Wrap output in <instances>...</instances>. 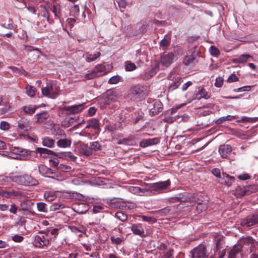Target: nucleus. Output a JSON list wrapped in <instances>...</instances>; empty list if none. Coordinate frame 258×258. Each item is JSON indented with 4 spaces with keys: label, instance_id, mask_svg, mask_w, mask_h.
<instances>
[{
    "label": "nucleus",
    "instance_id": "nucleus-34",
    "mask_svg": "<svg viewBox=\"0 0 258 258\" xmlns=\"http://www.w3.org/2000/svg\"><path fill=\"white\" fill-rule=\"evenodd\" d=\"M54 140L49 137H45L42 139L43 146L48 148H52L54 145Z\"/></svg>",
    "mask_w": 258,
    "mask_h": 258
},
{
    "label": "nucleus",
    "instance_id": "nucleus-23",
    "mask_svg": "<svg viewBox=\"0 0 258 258\" xmlns=\"http://www.w3.org/2000/svg\"><path fill=\"white\" fill-rule=\"evenodd\" d=\"M79 152L87 157L90 156L92 154V151L91 148L87 144L84 143L80 144Z\"/></svg>",
    "mask_w": 258,
    "mask_h": 258
},
{
    "label": "nucleus",
    "instance_id": "nucleus-19",
    "mask_svg": "<svg viewBox=\"0 0 258 258\" xmlns=\"http://www.w3.org/2000/svg\"><path fill=\"white\" fill-rule=\"evenodd\" d=\"M55 156L59 158L66 159L67 160H70L73 161H75L77 159V157L74 156L73 154L70 152L56 153Z\"/></svg>",
    "mask_w": 258,
    "mask_h": 258
},
{
    "label": "nucleus",
    "instance_id": "nucleus-37",
    "mask_svg": "<svg viewBox=\"0 0 258 258\" xmlns=\"http://www.w3.org/2000/svg\"><path fill=\"white\" fill-rule=\"evenodd\" d=\"M89 121L91 124V128H93L95 130H97L98 132L100 131L99 122L97 119L93 118L89 119Z\"/></svg>",
    "mask_w": 258,
    "mask_h": 258
},
{
    "label": "nucleus",
    "instance_id": "nucleus-33",
    "mask_svg": "<svg viewBox=\"0 0 258 258\" xmlns=\"http://www.w3.org/2000/svg\"><path fill=\"white\" fill-rule=\"evenodd\" d=\"M208 201L207 199L201 200V202L197 201V203H198L197 209L201 212H202L203 210H206L208 208Z\"/></svg>",
    "mask_w": 258,
    "mask_h": 258
},
{
    "label": "nucleus",
    "instance_id": "nucleus-29",
    "mask_svg": "<svg viewBox=\"0 0 258 258\" xmlns=\"http://www.w3.org/2000/svg\"><path fill=\"white\" fill-rule=\"evenodd\" d=\"M98 77L107 74L106 67L103 64H98L94 69Z\"/></svg>",
    "mask_w": 258,
    "mask_h": 258
},
{
    "label": "nucleus",
    "instance_id": "nucleus-5",
    "mask_svg": "<svg viewBox=\"0 0 258 258\" xmlns=\"http://www.w3.org/2000/svg\"><path fill=\"white\" fill-rule=\"evenodd\" d=\"M130 94L135 99H142L146 96V89L141 85H136L130 90Z\"/></svg>",
    "mask_w": 258,
    "mask_h": 258
},
{
    "label": "nucleus",
    "instance_id": "nucleus-31",
    "mask_svg": "<svg viewBox=\"0 0 258 258\" xmlns=\"http://www.w3.org/2000/svg\"><path fill=\"white\" fill-rule=\"evenodd\" d=\"M37 122L39 123H41L45 121L48 118L49 115L46 112H43L39 114H37Z\"/></svg>",
    "mask_w": 258,
    "mask_h": 258
},
{
    "label": "nucleus",
    "instance_id": "nucleus-20",
    "mask_svg": "<svg viewBox=\"0 0 258 258\" xmlns=\"http://www.w3.org/2000/svg\"><path fill=\"white\" fill-rule=\"evenodd\" d=\"M222 183L227 186H230L235 180L233 176H230L226 173H222Z\"/></svg>",
    "mask_w": 258,
    "mask_h": 258
},
{
    "label": "nucleus",
    "instance_id": "nucleus-13",
    "mask_svg": "<svg viewBox=\"0 0 258 258\" xmlns=\"http://www.w3.org/2000/svg\"><path fill=\"white\" fill-rule=\"evenodd\" d=\"M174 55L172 53H168V54H164L161 57V63L166 67H169L173 62Z\"/></svg>",
    "mask_w": 258,
    "mask_h": 258
},
{
    "label": "nucleus",
    "instance_id": "nucleus-35",
    "mask_svg": "<svg viewBox=\"0 0 258 258\" xmlns=\"http://www.w3.org/2000/svg\"><path fill=\"white\" fill-rule=\"evenodd\" d=\"M37 209L39 212L46 213L48 211L47 205L43 202H38L37 203Z\"/></svg>",
    "mask_w": 258,
    "mask_h": 258
},
{
    "label": "nucleus",
    "instance_id": "nucleus-49",
    "mask_svg": "<svg viewBox=\"0 0 258 258\" xmlns=\"http://www.w3.org/2000/svg\"><path fill=\"white\" fill-rule=\"evenodd\" d=\"M12 175L11 176H5V175H0V184H4L6 182H10L11 180Z\"/></svg>",
    "mask_w": 258,
    "mask_h": 258
},
{
    "label": "nucleus",
    "instance_id": "nucleus-2",
    "mask_svg": "<svg viewBox=\"0 0 258 258\" xmlns=\"http://www.w3.org/2000/svg\"><path fill=\"white\" fill-rule=\"evenodd\" d=\"M146 185L150 188L149 189V195H156L160 193L162 190L166 189L170 185V181L169 180H167L164 181L147 184Z\"/></svg>",
    "mask_w": 258,
    "mask_h": 258
},
{
    "label": "nucleus",
    "instance_id": "nucleus-25",
    "mask_svg": "<svg viewBox=\"0 0 258 258\" xmlns=\"http://www.w3.org/2000/svg\"><path fill=\"white\" fill-rule=\"evenodd\" d=\"M65 193L66 195L64 196V197L70 199L81 200L84 197L82 194L76 191H67Z\"/></svg>",
    "mask_w": 258,
    "mask_h": 258
},
{
    "label": "nucleus",
    "instance_id": "nucleus-43",
    "mask_svg": "<svg viewBox=\"0 0 258 258\" xmlns=\"http://www.w3.org/2000/svg\"><path fill=\"white\" fill-rule=\"evenodd\" d=\"M52 90V85L51 84H48L47 86L42 89V93L44 96H48L50 92Z\"/></svg>",
    "mask_w": 258,
    "mask_h": 258
},
{
    "label": "nucleus",
    "instance_id": "nucleus-12",
    "mask_svg": "<svg viewBox=\"0 0 258 258\" xmlns=\"http://www.w3.org/2000/svg\"><path fill=\"white\" fill-rule=\"evenodd\" d=\"M131 230L135 235L140 236L142 237L146 236L144 228L141 223L133 224L131 227Z\"/></svg>",
    "mask_w": 258,
    "mask_h": 258
},
{
    "label": "nucleus",
    "instance_id": "nucleus-46",
    "mask_svg": "<svg viewBox=\"0 0 258 258\" xmlns=\"http://www.w3.org/2000/svg\"><path fill=\"white\" fill-rule=\"evenodd\" d=\"M251 56L249 54H242L239 56V57L236 58L235 60L240 63H242L246 62L248 58L251 57Z\"/></svg>",
    "mask_w": 258,
    "mask_h": 258
},
{
    "label": "nucleus",
    "instance_id": "nucleus-21",
    "mask_svg": "<svg viewBox=\"0 0 258 258\" xmlns=\"http://www.w3.org/2000/svg\"><path fill=\"white\" fill-rule=\"evenodd\" d=\"M40 7L42 10L41 11V16L45 18H46L47 21L48 23L51 24L54 23L53 20L50 18V13L49 12V10L48 8L46 7V6L41 5Z\"/></svg>",
    "mask_w": 258,
    "mask_h": 258
},
{
    "label": "nucleus",
    "instance_id": "nucleus-55",
    "mask_svg": "<svg viewBox=\"0 0 258 258\" xmlns=\"http://www.w3.org/2000/svg\"><path fill=\"white\" fill-rule=\"evenodd\" d=\"M210 52L211 54L214 56H217L219 54V49L215 46H211L210 48Z\"/></svg>",
    "mask_w": 258,
    "mask_h": 258
},
{
    "label": "nucleus",
    "instance_id": "nucleus-63",
    "mask_svg": "<svg viewBox=\"0 0 258 258\" xmlns=\"http://www.w3.org/2000/svg\"><path fill=\"white\" fill-rule=\"evenodd\" d=\"M212 174L216 177L221 178L222 175H221L220 170L218 168H214L212 171Z\"/></svg>",
    "mask_w": 258,
    "mask_h": 258
},
{
    "label": "nucleus",
    "instance_id": "nucleus-61",
    "mask_svg": "<svg viewBox=\"0 0 258 258\" xmlns=\"http://www.w3.org/2000/svg\"><path fill=\"white\" fill-rule=\"evenodd\" d=\"M250 86H246L242 87H240L236 89H234L233 91L235 92H241V91H249L250 90Z\"/></svg>",
    "mask_w": 258,
    "mask_h": 258
},
{
    "label": "nucleus",
    "instance_id": "nucleus-40",
    "mask_svg": "<svg viewBox=\"0 0 258 258\" xmlns=\"http://www.w3.org/2000/svg\"><path fill=\"white\" fill-rule=\"evenodd\" d=\"M52 12L54 14L55 18L57 19L59 18L60 14V5L58 4H56L53 6Z\"/></svg>",
    "mask_w": 258,
    "mask_h": 258
},
{
    "label": "nucleus",
    "instance_id": "nucleus-45",
    "mask_svg": "<svg viewBox=\"0 0 258 258\" xmlns=\"http://www.w3.org/2000/svg\"><path fill=\"white\" fill-rule=\"evenodd\" d=\"M115 217L122 222L126 221L127 219V215L122 211L117 212L115 213Z\"/></svg>",
    "mask_w": 258,
    "mask_h": 258
},
{
    "label": "nucleus",
    "instance_id": "nucleus-42",
    "mask_svg": "<svg viewBox=\"0 0 258 258\" xmlns=\"http://www.w3.org/2000/svg\"><path fill=\"white\" fill-rule=\"evenodd\" d=\"M101 53L100 52H97L94 54L88 53L86 57V60L89 62L93 61L99 57Z\"/></svg>",
    "mask_w": 258,
    "mask_h": 258
},
{
    "label": "nucleus",
    "instance_id": "nucleus-14",
    "mask_svg": "<svg viewBox=\"0 0 258 258\" xmlns=\"http://www.w3.org/2000/svg\"><path fill=\"white\" fill-rule=\"evenodd\" d=\"M232 147L229 145H221L219 148V152L222 158H225L231 152Z\"/></svg>",
    "mask_w": 258,
    "mask_h": 258
},
{
    "label": "nucleus",
    "instance_id": "nucleus-59",
    "mask_svg": "<svg viewBox=\"0 0 258 258\" xmlns=\"http://www.w3.org/2000/svg\"><path fill=\"white\" fill-rule=\"evenodd\" d=\"M224 80L222 77H218L216 79L215 85L217 87H221L223 84Z\"/></svg>",
    "mask_w": 258,
    "mask_h": 258
},
{
    "label": "nucleus",
    "instance_id": "nucleus-16",
    "mask_svg": "<svg viewBox=\"0 0 258 258\" xmlns=\"http://www.w3.org/2000/svg\"><path fill=\"white\" fill-rule=\"evenodd\" d=\"M36 152L40 153L41 156L44 158H48L50 155H54V156H55L56 154L55 152L50 150L47 149L46 148L40 147L37 148L36 150Z\"/></svg>",
    "mask_w": 258,
    "mask_h": 258
},
{
    "label": "nucleus",
    "instance_id": "nucleus-56",
    "mask_svg": "<svg viewBox=\"0 0 258 258\" xmlns=\"http://www.w3.org/2000/svg\"><path fill=\"white\" fill-rule=\"evenodd\" d=\"M136 68V65L131 62H126L125 65V69L127 71H132Z\"/></svg>",
    "mask_w": 258,
    "mask_h": 258
},
{
    "label": "nucleus",
    "instance_id": "nucleus-60",
    "mask_svg": "<svg viewBox=\"0 0 258 258\" xmlns=\"http://www.w3.org/2000/svg\"><path fill=\"white\" fill-rule=\"evenodd\" d=\"M223 242L221 238H218L216 240V250H220L223 248Z\"/></svg>",
    "mask_w": 258,
    "mask_h": 258
},
{
    "label": "nucleus",
    "instance_id": "nucleus-4",
    "mask_svg": "<svg viewBox=\"0 0 258 258\" xmlns=\"http://www.w3.org/2000/svg\"><path fill=\"white\" fill-rule=\"evenodd\" d=\"M116 99V95L114 92L112 90H108L99 98V101L102 107L109 105Z\"/></svg>",
    "mask_w": 258,
    "mask_h": 258
},
{
    "label": "nucleus",
    "instance_id": "nucleus-6",
    "mask_svg": "<svg viewBox=\"0 0 258 258\" xmlns=\"http://www.w3.org/2000/svg\"><path fill=\"white\" fill-rule=\"evenodd\" d=\"M38 170L39 173L46 177L51 178L53 179H56V177L60 176V174L57 173L55 174L54 172L49 168L46 167L44 165H40L38 166Z\"/></svg>",
    "mask_w": 258,
    "mask_h": 258
},
{
    "label": "nucleus",
    "instance_id": "nucleus-47",
    "mask_svg": "<svg viewBox=\"0 0 258 258\" xmlns=\"http://www.w3.org/2000/svg\"><path fill=\"white\" fill-rule=\"evenodd\" d=\"M65 207V206L63 204H57L55 203L50 206V210L51 211H55L60 209H63Z\"/></svg>",
    "mask_w": 258,
    "mask_h": 258
},
{
    "label": "nucleus",
    "instance_id": "nucleus-22",
    "mask_svg": "<svg viewBox=\"0 0 258 258\" xmlns=\"http://www.w3.org/2000/svg\"><path fill=\"white\" fill-rule=\"evenodd\" d=\"M18 126L20 129L25 131H28L31 128L29 121L25 118H22L18 121Z\"/></svg>",
    "mask_w": 258,
    "mask_h": 258
},
{
    "label": "nucleus",
    "instance_id": "nucleus-44",
    "mask_svg": "<svg viewBox=\"0 0 258 258\" xmlns=\"http://www.w3.org/2000/svg\"><path fill=\"white\" fill-rule=\"evenodd\" d=\"M27 94L30 97H33L35 95L36 89L35 87L28 86L26 88Z\"/></svg>",
    "mask_w": 258,
    "mask_h": 258
},
{
    "label": "nucleus",
    "instance_id": "nucleus-30",
    "mask_svg": "<svg viewBox=\"0 0 258 258\" xmlns=\"http://www.w3.org/2000/svg\"><path fill=\"white\" fill-rule=\"evenodd\" d=\"M53 134L54 135L56 139L58 140L61 138L66 137L64 131L59 127H56L54 128Z\"/></svg>",
    "mask_w": 258,
    "mask_h": 258
},
{
    "label": "nucleus",
    "instance_id": "nucleus-32",
    "mask_svg": "<svg viewBox=\"0 0 258 258\" xmlns=\"http://www.w3.org/2000/svg\"><path fill=\"white\" fill-rule=\"evenodd\" d=\"M71 140L67 139H59L57 142V145L59 147L67 148L69 147L71 145Z\"/></svg>",
    "mask_w": 258,
    "mask_h": 258
},
{
    "label": "nucleus",
    "instance_id": "nucleus-9",
    "mask_svg": "<svg viewBox=\"0 0 258 258\" xmlns=\"http://www.w3.org/2000/svg\"><path fill=\"white\" fill-rule=\"evenodd\" d=\"M85 103L69 106H63L62 110L68 114H75L82 111L84 108Z\"/></svg>",
    "mask_w": 258,
    "mask_h": 258
},
{
    "label": "nucleus",
    "instance_id": "nucleus-48",
    "mask_svg": "<svg viewBox=\"0 0 258 258\" xmlns=\"http://www.w3.org/2000/svg\"><path fill=\"white\" fill-rule=\"evenodd\" d=\"M141 217L143 221L148 222L150 223H154L156 222V219L153 217L142 215Z\"/></svg>",
    "mask_w": 258,
    "mask_h": 258
},
{
    "label": "nucleus",
    "instance_id": "nucleus-57",
    "mask_svg": "<svg viewBox=\"0 0 258 258\" xmlns=\"http://www.w3.org/2000/svg\"><path fill=\"white\" fill-rule=\"evenodd\" d=\"M240 251V248L238 247L236 245H234L233 248L230 251L229 253L236 256Z\"/></svg>",
    "mask_w": 258,
    "mask_h": 258
},
{
    "label": "nucleus",
    "instance_id": "nucleus-24",
    "mask_svg": "<svg viewBox=\"0 0 258 258\" xmlns=\"http://www.w3.org/2000/svg\"><path fill=\"white\" fill-rule=\"evenodd\" d=\"M3 196L8 198L15 197H20L23 196V195L19 191L11 190L9 191H4Z\"/></svg>",
    "mask_w": 258,
    "mask_h": 258
},
{
    "label": "nucleus",
    "instance_id": "nucleus-7",
    "mask_svg": "<svg viewBox=\"0 0 258 258\" xmlns=\"http://www.w3.org/2000/svg\"><path fill=\"white\" fill-rule=\"evenodd\" d=\"M258 223V215H249L242 219L240 225L243 227H249Z\"/></svg>",
    "mask_w": 258,
    "mask_h": 258
},
{
    "label": "nucleus",
    "instance_id": "nucleus-17",
    "mask_svg": "<svg viewBox=\"0 0 258 258\" xmlns=\"http://www.w3.org/2000/svg\"><path fill=\"white\" fill-rule=\"evenodd\" d=\"M159 142V140L157 138H155L153 139H149L143 140L140 142V146L142 148H146L148 146L156 145Z\"/></svg>",
    "mask_w": 258,
    "mask_h": 258
},
{
    "label": "nucleus",
    "instance_id": "nucleus-26",
    "mask_svg": "<svg viewBox=\"0 0 258 258\" xmlns=\"http://www.w3.org/2000/svg\"><path fill=\"white\" fill-rule=\"evenodd\" d=\"M210 96L208 95V92L203 87H199L198 92L196 94L195 98L199 100L201 98L208 99Z\"/></svg>",
    "mask_w": 258,
    "mask_h": 258
},
{
    "label": "nucleus",
    "instance_id": "nucleus-3",
    "mask_svg": "<svg viewBox=\"0 0 258 258\" xmlns=\"http://www.w3.org/2000/svg\"><path fill=\"white\" fill-rule=\"evenodd\" d=\"M147 103H148V108L151 115H157L162 111L163 108V104L160 100L149 98L147 100Z\"/></svg>",
    "mask_w": 258,
    "mask_h": 258
},
{
    "label": "nucleus",
    "instance_id": "nucleus-18",
    "mask_svg": "<svg viewBox=\"0 0 258 258\" xmlns=\"http://www.w3.org/2000/svg\"><path fill=\"white\" fill-rule=\"evenodd\" d=\"M49 241L48 239H42L41 236L36 235L34 240V244L35 246L41 247L44 246H47L49 244Z\"/></svg>",
    "mask_w": 258,
    "mask_h": 258
},
{
    "label": "nucleus",
    "instance_id": "nucleus-52",
    "mask_svg": "<svg viewBox=\"0 0 258 258\" xmlns=\"http://www.w3.org/2000/svg\"><path fill=\"white\" fill-rule=\"evenodd\" d=\"M44 198L46 199L47 201L51 202L53 201L55 199L56 197L54 194L48 192L45 193Z\"/></svg>",
    "mask_w": 258,
    "mask_h": 258
},
{
    "label": "nucleus",
    "instance_id": "nucleus-11",
    "mask_svg": "<svg viewBox=\"0 0 258 258\" xmlns=\"http://www.w3.org/2000/svg\"><path fill=\"white\" fill-rule=\"evenodd\" d=\"M34 205V203L30 200H25L22 201L20 204V208L19 211H23L24 215H27L29 214H34V212L30 211V209Z\"/></svg>",
    "mask_w": 258,
    "mask_h": 258
},
{
    "label": "nucleus",
    "instance_id": "nucleus-27",
    "mask_svg": "<svg viewBox=\"0 0 258 258\" xmlns=\"http://www.w3.org/2000/svg\"><path fill=\"white\" fill-rule=\"evenodd\" d=\"M189 198L183 194H179L177 197H171L169 199V201L172 203L178 202H185L187 201Z\"/></svg>",
    "mask_w": 258,
    "mask_h": 258
},
{
    "label": "nucleus",
    "instance_id": "nucleus-54",
    "mask_svg": "<svg viewBox=\"0 0 258 258\" xmlns=\"http://www.w3.org/2000/svg\"><path fill=\"white\" fill-rule=\"evenodd\" d=\"M71 169L69 166L63 164H60L58 165L57 169L63 172H67Z\"/></svg>",
    "mask_w": 258,
    "mask_h": 258
},
{
    "label": "nucleus",
    "instance_id": "nucleus-58",
    "mask_svg": "<svg viewBox=\"0 0 258 258\" xmlns=\"http://www.w3.org/2000/svg\"><path fill=\"white\" fill-rule=\"evenodd\" d=\"M1 26L5 28L10 30H12L14 28V25L12 20H9L8 23H5L2 24Z\"/></svg>",
    "mask_w": 258,
    "mask_h": 258
},
{
    "label": "nucleus",
    "instance_id": "nucleus-51",
    "mask_svg": "<svg viewBox=\"0 0 258 258\" xmlns=\"http://www.w3.org/2000/svg\"><path fill=\"white\" fill-rule=\"evenodd\" d=\"M97 73H96L94 69L91 72L86 74L85 76V78L88 80L92 79L95 77H98Z\"/></svg>",
    "mask_w": 258,
    "mask_h": 258
},
{
    "label": "nucleus",
    "instance_id": "nucleus-1",
    "mask_svg": "<svg viewBox=\"0 0 258 258\" xmlns=\"http://www.w3.org/2000/svg\"><path fill=\"white\" fill-rule=\"evenodd\" d=\"M11 180L23 185H36L38 184L37 180L29 175L14 176L12 175Z\"/></svg>",
    "mask_w": 258,
    "mask_h": 258
},
{
    "label": "nucleus",
    "instance_id": "nucleus-53",
    "mask_svg": "<svg viewBox=\"0 0 258 258\" xmlns=\"http://www.w3.org/2000/svg\"><path fill=\"white\" fill-rule=\"evenodd\" d=\"M251 188V186H244L243 189H242V191L239 192V196L241 197H243L246 195L249 194Z\"/></svg>",
    "mask_w": 258,
    "mask_h": 258
},
{
    "label": "nucleus",
    "instance_id": "nucleus-39",
    "mask_svg": "<svg viewBox=\"0 0 258 258\" xmlns=\"http://www.w3.org/2000/svg\"><path fill=\"white\" fill-rule=\"evenodd\" d=\"M36 109V107L32 105H29L28 106H25L23 107V111L29 114H32L35 113Z\"/></svg>",
    "mask_w": 258,
    "mask_h": 258
},
{
    "label": "nucleus",
    "instance_id": "nucleus-64",
    "mask_svg": "<svg viewBox=\"0 0 258 258\" xmlns=\"http://www.w3.org/2000/svg\"><path fill=\"white\" fill-rule=\"evenodd\" d=\"M91 150L94 149L95 151L99 150L101 148V146L98 142H94L91 143Z\"/></svg>",
    "mask_w": 258,
    "mask_h": 258
},
{
    "label": "nucleus",
    "instance_id": "nucleus-50",
    "mask_svg": "<svg viewBox=\"0 0 258 258\" xmlns=\"http://www.w3.org/2000/svg\"><path fill=\"white\" fill-rule=\"evenodd\" d=\"M174 250L172 248H170L169 250L165 252L161 258H174L173 256Z\"/></svg>",
    "mask_w": 258,
    "mask_h": 258
},
{
    "label": "nucleus",
    "instance_id": "nucleus-8",
    "mask_svg": "<svg viewBox=\"0 0 258 258\" xmlns=\"http://www.w3.org/2000/svg\"><path fill=\"white\" fill-rule=\"evenodd\" d=\"M191 258H205L206 256V248L204 245H199L191 251Z\"/></svg>",
    "mask_w": 258,
    "mask_h": 258
},
{
    "label": "nucleus",
    "instance_id": "nucleus-62",
    "mask_svg": "<svg viewBox=\"0 0 258 258\" xmlns=\"http://www.w3.org/2000/svg\"><path fill=\"white\" fill-rule=\"evenodd\" d=\"M119 81V77L118 76L112 77L109 79L108 83L110 84H115L117 83Z\"/></svg>",
    "mask_w": 258,
    "mask_h": 258
},
{
    "label": "nucleus",
    "instance_id": "nucleus-28",
    "mask_svg": "<svg viewBox=\"0 0 258 258\" xmlns=\"http://www.w3.org/2000/svg\"><path fill=\"white\" fill-rule=\"evenodd\" d=\"M197 62L198 60L196 57L192 55L185 56L183 61V63L186 66L195 64Z\"/></svg>",
    "mask_w": 258,
    "mask_h": 258
},
{
    "label": "nucleus",
    "instance_id": "nucleus-38",
    "mask_svg": "<svg viewBox=\"0 0 258 258\" xmlns=\"http://www.w3.org/2000/svg\"><path fill=\"white\" fill-rule=\"evenodd\" d=\"M110 240L112 244L119 245L124 241V238L123 237H117L114 235H112L110 236Z\"/></svg>",
    "mask_w": 258,
    "mask_h": 258
},
{
    "label": "nucleus",
    "instance_id": "nucleus-41",
    "mask_svg": "<svg viewBox=\"0 0 258 258\" xmlns=\"http://www.w3.org/2000/svg\"><path fill=\"white\" fill-rule=\"evenodd\" d=\"M235 118V117L234 116L228 115L227 116H223L217 119L215 121V123L216 124L219 125L226 120H232V119Z\"/></svg>",
    "mask_w": 258,
    "mask_h": 258
},
{
    "label": "nucleus",
    "instance_id": "nucleus-36",
    "mask_svg": "<svg viewBox=\"0 0 258 258\" xmlns=\"http://www.w3.org/2000/svg\"><path fill=\"white\" fill-rule=\"evenodd\" d=\"M181 84V78L177 77L175 81L172 82L169 86V91H173L176 89Z\"/></svg>",
    "mask_w": 258,
    "mask_h": 258
},
{
    "label": "nucleus",
    "instance_id": "nucleus-15",
    "mask_svg": "<svg viewBox=\"0 0 258 258\" xmlns=\"http://www.w3.org/2000/svg\"><path fill=\"white\" fill-rule=\"evenodd\" d=\"M130 191L134 194H137L141 196L149 195V189L143 188L138 186L130 187Z\"/></svg>",
    "mask_w": 258,
    "mask_h": 258
},
{
    "label": "nucleus",
    "instance_id": "nucleus-10",
    "mask_svg": "<svg viewBox=\"0 0 258 258\" xmlns=\"http://www.w3.org/2000/svg\"><path fill=\"white\" fill-rule=\"evenodd\" d=\"M72 209L77 213L83 214L89 210V206L86 203L76 202L72 205Z\"/></svg>",
    "mask_w": 258,
    "mask_h": 258
}]
</instances>
